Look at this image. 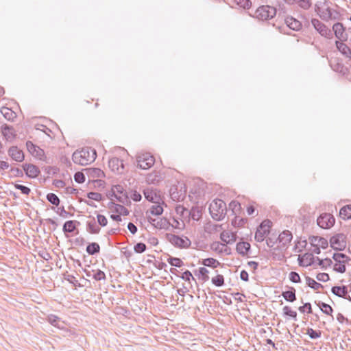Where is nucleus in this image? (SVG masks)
I'll use <instances>...</instances> for the list:
<instances>
[{"instance_id": "obj_57", "label": "nucleus", "mask_w": 351, "mask_h": 351, "mask_svg": "<svg viewBox=\"0 0 351 351\" xmlns=\"http://www.w3.org/2000/svg\"><path fill=\"white\" fill-rule=\"evenodd\" d=\"M115 211L120 213L121 215H127L129 212L128 210L122 205L117 204L115 206Z\"/></svg>"}, {"instance_id": "obj_45", "label": "nucleus", "mask_w": 351, "mask_h": 351, "mask_svg": "<svg viewBox=\"0 0 351 351\" xmlns=\"http://www.w3.org/2000/svg\"><path fill=\"white\" fill-rule=\"evenodd\" d=\"M306 334L309 335L311 339H315L321 337L322 332L320 330H315L313 328H308L306 330Z\"/></svg>"}, {"instance_id": "obj_31", "label": "nucleus", "mask_w": 351, "mask_h": 351, "mask_svg": "<svg viewBox=\"0 0 351 351\" xmlns=\"http://www.w3.org/2000/svg\"><path fill=\"white\" fill-rule=\"evenodd\" d=\"M282 295L288 302H293L296 300L295 289L293 287H291L289 291H283Z\"/></svg>"}, {"instance_id": "obj_49", "label": "nucleus", "mask_w": 351, "mask_h": 351, "mask_svg": "<svg viewBox=\"0 0 351 351\" xmlns=\"http://www.w3.org/2000/svg\"><path fill=\"white\" fill-rule=\"evenodd\" d=\"M87 197L93 200L99 202L102 199V195L97 192H89Z\"/></svg>"}, {"instance_id": "obj_54", "label": "nucleus", "mask_w": 351, "mask_h": 351, "mask_svg": "<svg viewBox=\"0 0 351 351\" xmlns=\"http://www.w3.org/2000/svg\"><path fill=\"white\" fill-rule=\"evenodd\" d=\"M180 277L184 280L185 281H187L189 282H190V280H195V279L194 278V277L192 276V274L191 273L190 271L189 270H186L184 272H183L182 274V275L180 276Z\"/></svg>"}, {"instance_id": "obj_59", "label": "nucleus", "mask_w": 351, "mask_h": 351, "mask_svg": "<svg viewBox=\"0 0 351 351\" xmlns=\"http://www.w3.org/2000/svg\"><path fill=\"white\" fill-rule=\"evenodd\" d=\"M289 279L291 282H295V283H298V282H300V276L295 271H291L289 274Z\"/></svg>"}, {"instance_id": "obj_40", "label": "nucleus", "mask_w": 351, "mask_h": 351, "mask_svg": "<svg viewBox=\"0 0 351 351\" xmlns=\"http://www.w3.org/2000/svg\"><path fill=\"white\" fill-rule=\"evenodd\" d=\"M47 199L53 205L58 206L60 204V200L59 197L53 193L47 195Z\"/></svg>"}, {"instance_id": "obj_20", "label": "nucleus", "mask_w": 351, "mask_h": 351, "mask_svg": "<svg viewBox=\"0 0 351 351\" xmlns=\"http://www.w3.org/2000/svg\"><path fill=\"white\" fill-rule=\"evenodd\" d=\"M315 260H316V257L312 253H305L298 257L299 265L306 267L313 265Z\"/></svg>"}, {"instance_id": "obj_4", "label": "nucleus", "mask_w": 351, "mask_h": 351, "mask_svg": "<svg viewBox=\"0 0 351 351\" xmlns=\"http://www.w3.org/2000/svg\"><path fill=\"white\" fill-rule=\"evenodd\" d=\"M332 258L335 261L333 269L338 273H344L346 271V264L350 261V258L343 253H335Z\"/></svg>"}, {"instance_id": "obj_16", "label": "nucleus", "mask_w": 351, "mask_h": 351, "mask_svg": "<svg viewBox=\"0 0 351 351\" xmlns=\"http://www.w3.org/2000/svg\"><path fill=\"white\" fill-rule=\"evenodd\" d=\"M148 221L158 229L168 230L171 226V223L166 218H155L148 217Z\"/></svg>"}, {"instance_id": "obj_2", "label": "nucleus", "mask_w": 351, "mask_h": 351, "mask_svg": "<svg viewBox=\"0 0 351 351\" xmlns=\"http://www.w3.org/2000/svg\"><path fill=\"white\" fill-rule=\"evenodd\" d=\"M209 211L212 217L215 220H222L226 214V204L225 202L219 199L213 200L210 204Z\"/></svg>"}, {"instance_id": "obj_34", "label": "nucleus", "mask_w": 351, "mask_h": 351, "mask_svg": "<svg viewBox=\"0 0 351 351\" xmlns=\"http://www.w3.org/2000/svg\"><path fill=\"white\" fill-rule=\"evenodd\" d=\"M86 252L89 255H94L99 252L100 247L97 243H91L86 246Z\"/></svg>"}, {"instance_id": "obj_38", "label": "nucleus", "mask_w": 351, "mask_h": 351, "mask_svg": "<svg viewBox=\"0 0 351 351\" xmlns=\"http://www.w3.org/2000/svg\"><path fill=\"white\" fill-rule=\"evenodd\" d=\"M318 306L324 313L328 315H331L332 317V313L333 311V309L329 304L319 302L318 303Z\"/></svg>"}, {"instance_id": "obj_30", "label": "nucleus", "mask_w": 351, "mask_h": 351, "mask_svg": "<svg viewBox=\"0 0 351 351\" xmlns=\"http://www.w3.org/2000/svg\"><path fill=\"white\" fill-rule=\"evenodd\" d=\"M1 113L8 121H13L16 117V113L8 107H2L1 108Z\"/></svg>"}, {"instance_id": "obj_50", "label": "nucleus", "mask_w": 351, "mask_h": 351, "mask_svg": "<svg viewBox=\"0 0 351 351\" xmlns=\"http://www.w3.org/2000/svg\"><path fill=\"white\" fill-rule=\"evenodd\" d=\"M199 273L202 276V279L204 282L208 281L209 280L208 276V270L205 267H200L199 269Z\"/></svg>"}, {"instance_id": "obj_47", "label": "nucleus", "mask_w": 351, "mask_h": 351, "mask_svg": "<svg viewBox=\"0 0 351 351\" xmlns=\"http://www.w3.org/2000/svg\"><path fill=\"white\" fill-rule=\"evenodd\" d=\"M14 188L16 189L20 190L21 193H23L24 195H28L30 193V192H31V190H30V189L29 187L25 186L22 185V184H14Z\"/></svg>"}, {"instance_id": "obj_56", "label": "nucleus", "mask_w": 351, "mask_h": 351, "mask_svg": "<svg viewBox=\"0 0 351 351\" xmlns=\"http://www.w3.org/2000/svg\"><path fill=\"white\" fill-rule=\"evenodd\" d=\"M56 213L63 218H67L68 216L70 215L69 213L66 211L63 206L58 207L57 208V210H56ZM71 215H73L71 214Z\"/></svg>"}, {"instance_id": "obj_10", "label": "nucleus", "mask_w": 351, "mask_h": 351, "mask_svg": "<svg viewBox=\"0 0 351 351\" xmlns=\"http://www.w3.org/2000/svg\"><path fill=\"white\" fill-rule=\"evenodd\" d=\"M335 222V219L330 213H322L317 219V225L324 229L331 228Z\"/></svg>"}, {"instance_id": "obj_28", "label": "nucleus", "mask_w": 351, "mask_h": 351, "mask_svg": "<svg viewBox=\"0 0 351 351\" xmlns=\"http://www.w3.org/2000/svg\"><path fill=\"white\" fill-rule=\"evenodd\" d=\"M293 239L291 232L289 230H285L280 234L278 241L282 245L285 246L291 242Z\"/></svg>"}, {"instance_id": "obj_33", "label": "nucleus", "mask_w": 351, "mask_h": 351, "mask_svg": "<svg viewBox=\"0 0 351 351\" xmlns=\"http://www.w3.org/2000/svg\"><path fill=\"white\" fill-rule=\"evenodd\" d=\"M339 215L344 220L351 219V204L342 207L339 211Z\"/></svg>"}, {"instance_id": "obj_55", "label": "nucleus", "mask_w": 351, "mask_h": 351, "mask_svg": "<svg viewBox=\"0 0 351 351\" xmlns=\"http://www.w3.org/2000/svg\"><path fill=\"white\" fill-rule=\"evenodd\" d=\"M47 321L53 326H56L59 322H60V318L56 316V315H49L48 317H47Z\"/></svg>"}, {"instance_id": "obj_18", "label": "nucleus", "mask_w": 351, "mask_h": 351, "mask_svg": "<svg viewBox=\"0 0 351 351\" xmlns=\"http://www.w3.org/2000/svg\"><path fill=\"white\" fill-rule=\"evenodd\" d=\"M169 241L173 245L178 247H188L191 245V241L188 238H182L174 234L171 235Z\"/></svg>"}, {"instance_id": "obj_27", "label": "nucleus", "mask_w": 351, "mask_h": 351, "mask_svg": "<svg viewBox=\"0 0 351 351\" xmlns=\"http://www.w3.org/2000/svg\"><path fill=\"white\" fill-rule=\"evenodd\" d=\"M80 224V221L76 220L67 221L64 223L62 230L64 234L73 233Z\"/></svg>"}, {"instance_id": "obj_36", "label": "nucleus", "mask_w": 351, "mask_h": 351, "mask_svg": "<svg viewBox=\"0 0 351 351\" xmlns=\"http://www.w3.org/2000/svg\"><path fill=\"white\" fill-rule=\"evenodd\" d=\"M306 284L308 287L313 289L315 291H318L319 289L323 288V285L314 279L307 276L306 277Z\"/></svg>"}, {"instance_id": "obj_22", "label": "nucleus", "mask_w": 351, "mask_h": 351, "mask_svg": "<svg viewBox=\"0 0 351 351\" xmlns=\"http://www.w3.org/2000/svg\"><path fill=\"white\" fill-rule=\"evenodd\" d=\"M331 291L338 297L343 298L351 301V297L347 295L348 291L346 286H335L332 288Z\"/></svg>"}, {"instance_id": "obj_52", "label": "nucleus", "mask_w": 351, "mask_h": 351, "mask_svg": "<svg viewBox=\"0 0 351 351\" xmlns=\"http://www.w3.org/2000/svg\"><path fill=\"white\" fill-rule=\"evenodd\" d=\"M134 249L136 253H143L146 250L147 247L143 243H138L134 245Z\"/></svg>"}, {"instance_id": "obj_42", "label": "nucleus", "mask_w": 351, "mask_h": 351, "mask_svg": "<svg viewBox=\"0 0 351 351\" xmlns=\"http://www.w3.org/2000/svg\"><path fill=\"white\" fill-rule=\"evenodd\" d=\"M167 262L172 266H175V267H180L183 265V261L179 258H176V257H171V256H169L168 258H167Z\"/></svg>"}, {"instance_id": "obj_14", "label": "nucleus", "mask_w": 351, "mask_h": 351, "mask_svg": "<svg viewBox=\"0 0 351 351\" xmlns=\"http://www.w3.org/2000/svg\"><path fill=\"white\" fill-rule=\"evenodd\" d=\"M346 40H335V46L341 54L351 62V45L348 46Z\"/></svg>"}, {"instance_id": "obj_17", "label": "nucleus", "mask_w": 351, "mask_h": 351, "mask_svg": "<svg viewBox=\"0 0 351 351\" xmlns=\"http://www.w3.org/2000/svg\"><path fill=\"white\" fill-rule=\"evenodd\" d=\"M109 167L117 173H123L124 171L123 161L118 158H112L108 162Z\"/></svg>"}, {"instance_id": "obj_19", "label": "nucleus", "mask_w": 351, "mask_h": 351, "mask_svg": "<svg viewBox=\"0 0 351 351\" xmlns=\"http://www.w3.org/2000/svg\"><path fill=\"white\" fill-rule=\"evenodd\" d=\"M84 171L88 176L89 182H94L95 179L101 178L104 176V171L99 168H86Z\"/></svg>"}, {"instance_id": "obj_60", "label": "nucleus", "mask_w": 351, "mask_h": 351, "mask_svg": "<svg viewBox=\"0 0 351 351\" xmlns=\"http://www.w3.org/2000/svg\"><path fill=\"white\" fill-rule=\"evenodd\" d=\"M316 278L319 281L322 282H327L330 280L329 275L326 273H319Z\"/></svg>"}, {"instance_id": "obj_44", "label": "nucleus", "mask_w": 351, "mask_h": 351, "mask_svg": "<svg viewBox=\"0 0 351 351\" xmlns=\"http://www.w3.org/2000/svg\"><path fill=\"white\" fill-rule=\"evenodd\" d=\"M212 282L217 287H221L224 285V278L223 275L218 274L212 278Z\"/></svg>"}, {"instance_id": "obj_32", "label": "nucleus", "mask_w": 351, "mask_h": 351, "mask_svg": "<svg viewBox=\"0 0 351 351\" xmlns=\"http://www.w3.org/2000/svg\"><path fill=\"white\" fill-rule=\"evenodd\" d=\"M93 275L90 274V271L86 272V276L88 277H92L97 281H99V280L106 279V274L103 271H101L100 269H97L95 271L93 270Z\"/></svg>"}, {"instance_id": "obj_7", "label": "nucleus", "mask_w": 351, "mask_h": 351, "mask_svg": "<svg viewBox=\"0 0 351 351\" xmlns=\"http://www.w3.org/2000/svg\"><path fill=\"white\" fill-rule=\"evenodd\" d=\"M311 24L322 36L328 39H332L333 38V33L331 29L319 19H313L311 20Z\"/></svg>"}, {"instance_id": "obj_1", "label": "nucleus", "mask_w": 351, "mask_h": 351, "mask_svg": "<svg viewBox=\"0 0 351 351\" xmlns=\"http://www.w3.org/2000/svg\"><path fill=\"white\" fill-rule=\"evenodd\" d=\"M96 157L97 153L95 149L85 147L74 152L72 155V160L75 164L87 165L94 162Z\"/></svg>"}, {"instance_id": "obj_15", "label": "nucleus", "mask_w": 351, "mask_h": 351, "mask_svg": "<svg viewBox=\"0 0 351 351\" xmlns=\"http://www.w3.org/2000/svg\"><path fill=\"white\" fill-rule=\"evenodd\" d=\"M26 147L28 152L33 156L41 160L45 159V157L44 150L40 148L38 146L34 145L32 141H27L26 143Z\"/></svg>"}, {"instance_id": "obj_63", "label": "nucleus", "mask_w": 351, "mask_h": 351, "mask_svg": "<svg viewBox=\"0 0 351 351\" xmlns=\"http://www.w3.org/2000/svg\"><path fill=\"white\" fill-rule=\"evenodd\" d=\"M226 247V245L225 244H223V243H220L219 242H217V243H214L213 245H212V248L215 250H217L220 252H222L223 250V248Z\"/></svg>"}, {"instance_id": "obj_48", "label": "nucleus", "mask_w": 351, "mask_h": 351, "mask_svg": "<svg viewBox=\"0 0 351 351\" xmlns=\"http://www.w3.org/2000/svg\"><path fill=\"white\" fill-rule=\"evenodd\" d=\"M85 174L84 172L78 171L74 175V180L77 183H83L85 182Z\"/></svg>"}, {"instance_id": "obj_64", "label": "nucleus", "mask_w": 351, "mask_h": 351, "mask_svg": "<svg viewBox=\"0 0 351 351\" xmlns=\"http://www.w3.org/2000/svg\"><path fill=\"white\" fill-rule=\"evenodd\" d=\"M320 247H322L324 249L328 247V243L327 239H326L324 237H319V243L317 244Z\"/></svg>"}, {"instance_id": "obj_29", "label": "nucleus", "mask_w": 351, "mask_h": 351, "mask_svg": "<svg viewBox=\"0 0 351 351\" xmlns=\"http://www.w3.org/2000/svg\"><path fill=\"white\" fill-rule=\"evenodd\" d=\"M250 249V244L248 242H239L237 244V252L242 256L247 255Z\"/></svg>"}, {"instance_id": "obj_58", "label": "nucleus", "mask_w": 351, "mask_h": 351, "mask_svg": "<svg viewBox=\"0 0 351 351\" xmlns=\"http://www.w3.org/2000/svg\"><path fill=\"white\" fill-rule=\"evenodd\" d=\"M298 310L301 313H304L306 311L307 313H312V308L311 304L310 303H305L303 306H300Z\"/></svg>"}, {"instance_id": "obj_39", "label": "nucleus", "mask_w": 351, "mask_h": 351, "mask_svg": "<svg viewBox=\"0 0 351 351\" xmlns=\"http://www.w3.org/2000/svg\"><path fill=\"white\" fill-rule=\"evenodd\" d=\"M295 3L304 10H308L312 5L311 0H294Z\"/></svg>"}, {"instance_id": "obj_21", "label": "nucleus", "mask_w": 351, "mask_h": 351, "mask_svg": "<svg viewBox=\"0 0 351 351\" xmlns=\"http://www.w3.org/2000/svg\"><path fill=\"white\" fill-rule=\"evenodd\" d=\"M8 154L12 160L16 162H22L24 160L23 152L16 146L11 147L8 150Z\"/></svg>"}, {"instance_id": "obj_46", "label": "nucleus", "mask_w": 351, "mask_h": 351, "mask_svg": "<svg viewBox=\"0 0 351 351\" xmlns=\"http://www.w3.org/2000/svg\"><path fill=\"white\" fill-rule=\"evenodd\" d=\"M282 311H283V313L285 315L289 316V317L293 318L295 320H297L296 311L291 310V308L289 306H284Z\"/></svg>"}, {"instance_id": "obj_41", "label": "nucleus", "mask_w": 351, "mask_h": 351, "mask_svg": "<svg viewBox=\"0 0 351 351\" xmlns=\"http://www.w3.org/2000/svg\"><path fill=\"white\" fill-rule=\"evenodd\" d=\"M229 208L234 215H237L241 211V206L239 202L233 200L229 204Z\"/></svg>"}, {"instance_id": "obj_26", "label": "nucleus", "mask_w": 351, "mask_h": 351, "mask_svg": "<svg viewBox=\"0 0 351 351\" xmlns=\"http://www.w3.org/2000/svg\"><path fill=\"white\" fill-rule=\"evenodd\" d=\"M285 21L287 26L289 27L291 29L298 31L302 28V23L300 21L293 18V16H287Z\"/></svg>"}, {"instance_id": "obj_51", "label": "nucleus", "mask_w": 351, "mask_h": 351, "mask_svg": "<svg viewBox=\"0 0 351 351\" xmlns=\"http://www.w3.org/2000/svg\"><path fill=\"white\" fill-rule=\"evenodd\" d=\"M234 2L240 7L247 9L250 7L251 2L250 0H234Z\"/></svg>"}, {"instance_id": "obj_25", "label": "nucleus", "mask_w": 351, "mask_h": 351, "mask_svg": "<svg viewBox=\"0 0 351 351\" xmlns=\"http://www.w3.org/2000/svg\"><path fill=\"white\" fill-rule=\"evenodd\" d=\"M163 213V208L159 204H156L146 211V218L148 220V217H154V216H160Z\"/></svg>"}, {"instance_id": "obj_37", "label": "nucleus", "mask_w": 351, "mask_h": 351, "mask_svg": "<svg viewBox=\"0 0 351 351\" xmlns=\"http://www.w3.org/2000/svg\"><path fill=\"white\" fill-rule=\"evenodd\" d=\"M202 264L204 266L210 267H213V268H216L219 265H220V263L217 260H216L213 258H208L204 259L202 261Z\"/></svg>"}, {"instance_id": "obj_8", "label": "nucleus", "mask_w": 351, "mask_h": 351, "mask_svg": "<svg viewBox=\"0 0 351 351\" xmlns=\"http://www.w3.org/2000/svg\"><path fill=\"white\" fill-rule=\"evenodd\" d=\"M271 221L269 220L263 221L257 228L255 233V240L257 242L263 241L266 235L269 233Z\"/></svg>"}, {"instance_id": "obj_62", "label": "nucleus", "mask_w": 351, "mask_h": 351, "mask_svg": "<svg viewBox=\"0 0 351 351\" xmlns=\"http://www.w3.org/2000/svg\"><path fill=\"white\" fill-rule=\"evenodd\" d=\"M221 239L226 243H228L230 242V234L228 232L223 231L220 234Z\"/></svg>"}, {"instance_id": "obj_24", "label": "nucleus", "mask_w": 351, "mask_h": 351, "mask_svg": "<svg viewBox=\"0 0 351 351\" xmlns=\"http://www.w3.org/2000/svg\"><path fill=\"white\" fill-rule=\"evenodd\" d=\"M23 169L26 175L29 178H36L40 173L38 167L32 164H25L23 166Z\"/></svg>"}, {"instance_id": "obj_43", "label": "nucleus", "mask_w": 351, "mask_h": 351, "mask_svg": "<svg viewBox=\"0 0 351 351\" xmlns=\"http://www.w3.org/2000/svg\"><path fill=\"white\" fill-rule=\"evenodd\" d=\"M316 260L318 261V265L322 268L330 267L332 264V260L328 258L325 259H320L319 257H316Z\"/></svg>"}, {"instance_id": "obj_61", "label": "nucleus", "mask_w": 351, "mask_h": 351, "mask_svg": "<svg viewBox=\"0 0 351 351\" xmlns=\"http://www.w3.org/2000/svg\"><path fill=\"white\" fill-rule=\"evenodd\" d=\"M130 198L133 199L134 202L141 201L142 196L140 193L136 191H132L130 194Z\"/></svg>"}, {"instance_id": "obj_53", "label": "nucleus", "mask_w": 351, "mask_h": 351, "mask_svg": "<svg viewBox=\"0 0 351 351\" xmlns=\"http://www.w3.org/2000/svg\"><path fill=\"white\" fill-rule=\"evenodd\" d=\"M97 223H98L99 226L104 227V226H106L108 223L107 218L103 215L98 214L97 215Z\"/></svg>"}, {"instance_id": "obj_23", "label": "nucleus", "mask_w": 351, "mask_h": 351, "mask_svg": "<svg viewBox=\"0 0 351 351\" xmlns=\"http://www.w3.org/2000/svg\"><path fill=\"white\" fill-rule=\"evenodd\" d=\"M88 218L89 219L86 222V230L93 234H99L101 229L95 219L90 216Z\"/></svg>"}, {"instance_id": "obj_5", "label": "nucleus", "mask_w": 351, "mask_h": 351, "mask_svg": "<svg viewBox=\"0 0 351 351\" xmlns=\"http://www.w3.org/2000/svg\"><path fill=\"white\" fill-rule=\"evenodd\" d=\"M330 2L328 0L319 1L316 5V11L318 12L320 18L324 21H328V19L331 16V10L330 6Z\"/></svg>"}, {"instance_id": "obj_3", "label": "nucleus", "mask_w": 351, "mask_h": 351, "mask_svg": "<svg viewBox=\"0 0 351 351\" xmlns=\"http://www.w3.org/2000/svg\"><path fill=\"white\" fill-rule=\"evenodd\" d=\"M276 14V9L270 5H262L256 9L254 16L259 20L266 21L274 18Z\"/></svg>"}, {"instance_id": "obj_9", "label": "nucleus", "mask_w": 351, "mask_h": 351, "mask_svg": "<svg viewBox=\"0 0 351 351\" xmlns=\"http://www.w3.org/2000/svg\"><path fill=\"white\" fill-rule=\"evenodd\" d=\"M145 198L154 204H159L161 201L160 195L156 189L152 186H147L143 190Z\"/></svg>"}, {"instance_id": "obj_6", "label": "nucleus", "mask_w": 351, "mask_h": 351, "mask_svg": "<svg viewBox=\"0 0 351 351\" xmlns=\"http://www.w3.org/2000/svg\"><path fill=\"white\" fill-rule=\"evenodd\" d=\"M138 166L143 169H148L155 162V158L150 153H141L136 157Z\"/></svg>"}, {"instance_id": "obj_35", "label": "nucleus", "mask_w": 351, "mask_h": 351, "mask_svg": "<svg viewBox=\"0 0 351 351\" xmlns=\"http://www.w3.org/2000/svg\"><path fill=\"white\" fill-rule=\"evenodd\" d=\"M1 132L7 138H12L14 136V128L12 126H9L6 124L2 125Z\"/></svg>"}, {"instance_id": "obj_13", "label": "nucleus", "mask_w": 351, "mask_h": 351, "mask_svg": "<svg viewBox=\"0 0 351 351\" xmlns=\"http://www.w3.org/2000/svg\"><path fill=\"white\" fill-rule=\"evenodd\" d=\"M331 31L337 38L336 40H348V34L346 33V27L343 23L340 22L335 23L332 25Z\"/></svg>"}, {"instance_id": "obj_11", "label": "nucleus", "mask_w": 351, "mask_h": 351, "mask_svg": "<svg viewBox=\"0 0 351 351\" xmlns=\"http://www.w3.org/2000/svg\"><path fill=\"white\" fill-rule=\"evenodd\" d=\"M331 247L336 250H342L346 246V236L343 234H337L330 239Z\"/></svg>"}, {"instance_id": "obj_12", "label": "nucleus", "mask_w": 351, "mask_h": 351, "mask_svg": "<svg viewBox=\"0 0 351 351\" xmlns=\"http://www.w3.org/2000/svg\"><path fill=\"white\" fill-rule=\"evenodd\" d=\"M112 195L121 203L128 204L130 199L124 192L123 187L121 185L114 186L112 189Z\"/></svg>"}]
</instances>
